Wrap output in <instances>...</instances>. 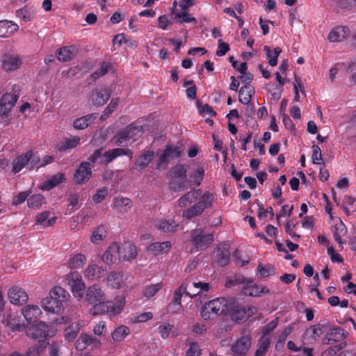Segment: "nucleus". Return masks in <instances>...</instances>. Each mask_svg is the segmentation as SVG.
<instances>
[{
	"label": "nucleus",
	"mask_w": 356,
	"mask_h": 356,
	"mask_svg": "<svg viewBox=\"0 0 356 356\" xmlns=\"http://www.w3.org/2000/svg\"><path fill=\"white\" fill-rule=\"evenodd\" d=\"M213 200V193L205 191L202 194L201 189L193 188L179 198L178 205L179 207L185 208L195 202L193 205L184 209L181 214V216L186 220H191L193 218L200 216L205 209H211Z\"/></svg>",
	"instance_id": "obj_1"
},
{
	"label": "nucleus",
	"mask_w": 356,
	"mask_h": 356,
	"mask_svg": "<svg viewBox=\"0 0 356 356\" xmlns=\"http://www.w3.org/2000/svg\"><path fill=\"white\" fill-rule=\"evenodd\" d=\"M86 300L94 305L90 311L92 316L105 313L110 316H115L120 313L125 304V298L122 296H117L114 301L104 302V293L97 284L88 287Z\"/></svg>",
	"instance_id": "obj_2"
},
{
	"label": "nucleus",
	"mask_w": 356,
	"mask_h": 356,
	"mask_svg": "<svg viewBox=\"0 0 356 356\" xmlns=\"http://www.w3.org/2000/svg\"><path fill=\"white\" fill-rule=\"evenodd\" d=\"M70 297L67 293L61 286H55L49 292V296L44 298L41 302V307L47 312L59 313L64 309L63 302Z\"/></svg>",
	"instance_id": "obj_3"
},
{
	"label": "nucleus",
	"mask_w": 356,
	"mask_h": 356,
	"mask_svg": "<svg viewBox=\"0 0 356 356\" xmlns=\"http://www.w3.org/2000/svg\"><path fill=\"white\" fill-rule=\"evenodd\" d=\"M230 303L225 298H217L206 303L201 309L200 314L204 320L228 314Z\"/></svg>",
	"instance_id": "obj_4"
},
{
	"label": "nucleus",
	"mask_w": 356,
	"mask_h": 356,
	"mask_svg": "<svg viewBox=\"0 0 356 356\" xmlns=\"http://www.w3.org/2000/svg\"><path fill=\"white\" fill-rule=\"evenodd\" d=\"M187 170L184 165L178 163L168 172L169 188L174 192L184 191L186 188Z\"/></svg>",
	"instance_id": "obj_5"
},
{
	"label": "nucleus",
	"mask_w": 356,
	"mask_h": 356,
	"mask_svg": "<svg viewBox=\"0 0 356 356\" xmlns=\"http://www.w3.org/2000/svg\"><path fill=\"white\" fill-rule=\"evenodd\" d=\"M257 312V308L255 306L250 305H242L238 302H233L230 303L228 314L233 321L243 323Z\"/></svg>",
	"instance_id": "obj_6"
},
{
	"label": "nucleus",
	"mask_w": 356,
	"mask_h": 356,
	"mask_svg": "<svg viewBox=\"0 0 356 356\" xmlns=\"http://www.w3.org/2000/svg\"><path fill=\"white\" fill-rule=\"evenodd\" d=\"M2 323L13 332H21L26 328V324L17 311H7L3 317Z\"/></svg>",
	"instance_id": "obj_7"
},
{
	"label": "nucleus",
	"mask_w": 356,
	"mask_h": 356,
	"mask_svg": "<svg viewBox=\"0 0 356 356\" xmlns=\"http://www.w3.org/2000/svg\"><path fill=\"white\" fill-rule=\"evenodd\" d=\"M26 336L38 341H42L53 335L50 326L44 321H39L26 329Z\"/></svg>",
	"instance_id": "obj_8"
},
{
	"label": "nucleus",
	"mask_w": 356,
	"mask_h": 356,
	"mask_svg": "<svg viewBox=\"0 0 356 356\" xmlns=\"http://www.w3.org/2000/svg\"><path fill=\"white\" fill-rule=\"evenodd\" d=\"M213 240V234H204L201 229H195L191 232V242L197 250L207 249Z\"/></svg>",
	"instance_id": "obj_9"
},
{
	"label": "nucleus",
	"mask_w": 356,
	"mask_h": 356,
	"mask_svg": "<svg viewBox=\"0 0 356 356\" xmlns=\"http://www.w3.org/2000/svg\"><path fill=\"white\" fill-rule=\"evenodd\" d=\"M348 333L341 327H330L322 339V343L325 345H333L341 343H346L345 341Z\"/></svg>",
	"instance_id": "obj_10"
},
{
	"label": "nucleus",
	"mask_w": 356,
	"mask_h": 356,
	"mask_svg": "<svg viewBox=\"0 0 356 356\" xmlns=\"http://www.w3.org/2000/svg\"><path fill=\"white\" fill-rule=\"evenodd\" d=\"M181 152L177 146L167 145L159 158L156 169H165L169 162L181 156Z\"/></svg>",
	"instance_id": "obj_11"
},
{
	"label": "nucleus",
	"mask_w": 356,
	"mask_h": 356,
	"mask_svg": "<svg viewBox=\"0 0 356 356\" xmlns=\"http://www.w3.org/2000/svg\"><path fill=\"white\" fill-rule=\"evenodd\" d=\"M111 94L112 91L109 88H97L91 91L88 102L95 106H102L108 102Z\"/></svg>",
	"instance_id": "obj_12"
},
{
	"label": "nucleus",
	"mask_w": 356,
	"mask_h": 356,
	"mask_svg": "<svg viewBox=\"0 0 356 356\" xmlns=\"http://www.w3.org/2000/svg\"><path fill=\"white\" fill-rule=\"evenodd\" d=\"M67 281L74 296L81 298L86 287L81 275L78 272H72L67 275Z\"/></svg>",
	"instance_id": "obj_13"
},
{
	"label": "nucleus",
	"mask_w": 356,
	"mask_h": 356,
	"mask_svg": "<svg viewBox=\"0 0 356 356\" xmlns=\"http://www.w3.org/2000/svg\"><path fill=\"white\" fill-rule=\"evenodd\" d=\"M101 346L102 343L99 339L86 333H82L75 342V348L79 351H82L88 347L92 350L98 349Z\"/></svg>",
	"instance_id": "obj_14"
},
{
	"label": "nucleus",
	"mask_w": 356,
	"mask_h": 356,
	"mask_svg": "<svg viewBox=\"0 0 356 356\" xmlns=\"http://www.w3.org/2000/svg\"><path fill=\"white\" fill-rule=\"evenodd\" d=\"M21 314L24 318L26 325L28 324L37 323L40 318L42 312L38 305H26L22 308Z\"/></svg>",
	"instance_id": "obj_15"
},
{
	"label": "nucleus",
	"mask_w": 356,
	"mask_h": 356,
	"mask_svg": "<svg viewBox=\"0 0 356 356\" xmlns=\"http://www.w3.org/2000/svg\"><path fill=\"white\" fill-rule=\"evenodd\" d=\"M252 343L251 337L243 335L232 346L234 356H245Z\"/></svg>",
	"instance_id": "obj_16"
},
{
	"label": "nucleus",
	"mask_w": 356,
	"mask_h": 356,
	"mask_svg": "<svg viewBox=\"0 0 356 356\" xmlns=\"http://www.w3.org/2000/svg\"><path fill=\"white\" fill-rule=\"evenodd\" d=\"M92 175V165L90 162H81L74 173L76 184H81L86 182Z\"/></svg>",
	"instance_id": "obj_17"
},
{
	"label": "nucleus",
	"mask_w": 356,
	"mask_h": 356,
	"mask_svg": "<svg viewBox=\"0 0 356 356\" xmlns=\"http://www.w3.org/2000/svg\"><path fill=\"white\" fill-rule=\"evenodd\" d=\"M2 68L6 72H13L18 70L22 61L18 55L5 54L1 58Z\"/></svg>",
	"instance_id": "obj_18"
},
{
	"label": "nucleus",
	"mask_w": 356,
	"mask_h": 356,
	"mask_svg": "<svg viewBox=\"0 0 356 356\" xmlns=\"http://www.w3.org/2000/svg\"><path fill=\"white\" fill-rule=\"evenodd\" d=\"M8 298L10 302L13 305H24L26 303L29 299L26 292L16 286L9 289Z\"/></svg>",
	"instance_id": "obj_19"
},
{
	"label": "nucleus",
	"mask_w": 356,
	"mask_h": 356,
	"mask_svg": "<svg viewBox=\"0 0 356 356\" xmlns=\"http://www.w3.org/2000/svg\"><path fill=\"white\" fill-rule=\"evenodd\" d=\"M350 35V29L346 26H337L331 29L327 40L330 42H340Z\"/></svg>",
	"instance_id": "obj_20"
},
{
	"label": "nucleus",
	"mask_w": 356,
	"mask_h": 356,
	"mask_svg": "<svg viewBox=\"0 0 356 356\" xmlns=\"http://www.w3.org/2000/svg\"><path fill=\"white\" fill-rule=\"evenodd\" d=\"M118 258L121 260L120 246L118 243L111 244L102 256V261L107 265H111Z\"/></svg>",
	"instance_id": "obj_21"
},
{
	"label": "nucleus",
	"mask_w": 356,
	"mask_h": 356,
	"mask_svg": "<svg viewBox=\"0 0 356 356\" xmlns=\"http://www.w3.org/2000/svg\"><path fill=\"white\" fill-rule=\"evenodd\" d=\"M325 325L316 324L306 329L303 333V339L309 343H312L325 332Z\"/></svg>",
	"instance_id": "obj_22"
},
{
	"label": "nucleus",
	"mask_w": 356,
	"mask_h": 356,
	"mask_svg": "<svg viewBox=\"0 0 356 356\" xmlns=\"http://www.w3.org/2000/svg\"><path fill=\"white\" fill-rule=\"evenodd\" d=\"M241 293L245 296L257 297L261 294L268 293L269 289L266 286H259L250 282L243 286Z\"/></svg>",
	"instance_id": "obj_23"
},
{
	"label": "nucleus",
	"mask_w": 356,
	"mask_h": 356,
	"mask_svg": "<svg viewBox=\"0 0 356 356\" xmlns=\"http://www.w3.org/2000/svg\"><path fill=\"white\" fill-rule=\"evenodd\" d=\"M216 263L220 266H225L229 262L230 252L227 244L218 245L216 250Z\"/></svg>",
	"instance_id": "obj_24"
},
{
	"label": "nucleus",
	"mask_w": 356,
	"mask_h": 356,
	"mask_svg": "<svg viewBox=\"0 0 356 356\" xmlns=\"http://www.w3.org/2000/svg\"><path fill=\"white\" fill-rule=\"evenodd\" d=\"M19 30V26L10 20H0V37L9 38Z\"/></svg>",
	"instance_id": "obj_25"
},
{
	"label": "nucleus",
	"mask_w": 356,
	"mask_h": 356,
	"mask_svg": "<svg viewBox=\"0 0 356 356\" xmlns=\"http://www.w3.org/2000/svg\"><path fill=\"white\" fill-rule=\"evenodd\" d=\"M31 158V151H28L24 154L17 156L13 162L12 172L17 173L20 172L26 165L29 166V161Z\"/></svg>",
	"instance_id": "obj_26"
},
{
	"label": "nucleus",
	"mask_w": 356,
	"mask_h": 356,
	"mask_svg": "<svg viewBox=\"0 0 356 356\" xmlns=\"http://www.w3.org/2000/svg\"><path fill=\"white\" fill-rule=\"evenodd\" d=\"M97 115V113H94L79 118L73 122V127L77 130H83L92 124Z\"/></svg>",
	"instance_id": "obj_27"
},
{
	"label": "nucleus",
	"mask_w": 356,
	"mask_h": 356,
	"mask_svg": "<svg viewBox=\"0 0 356 356\" xmlns=\"http://www.w3.org/2000/svg\"><path fill=\"white\" fill-rule=\"evenodd\" d=\"M77 54V49L74 46L61 47L56 51L58 59L62 62L72 60Z\"/></svg>",
	"instance_id": "obj_28"
},
{
	"label": "nucleus",
	"mask_w": 356,
	"mask_h": 356,
	"mask_svg": "<svg viewBox=\"0 0 356 356\" xmlns=\"http://www.w3.org/2000/svg\"><path fill=\"white\" fill-rule=\"evenodd\" d=\"M65 180V174L58 172L51 176L43 184L40 186V189L42 191H49L54 187L57 186L60 184L63 183Z\"/></svg>",
	"instance_id": "obj_29"
},
{
	"label": "nucleus",
	"mask_w": 356,
	"mask_h": 356,
	"mask_svg": "<svg viewBox=\"0 0 356 356\" xmlns=\"http://www.w3.org/2000/svg\"><path fill=\"white\" fill-rule=\"evenodd\" d=\"M121 260L130 261L134 259L137 256L136 246L129 242L124 243L120 248Z\"/></svg>",
	"instance_id": "obj_30"
},
{
	"label": "nucleus",
	"mask_w": 356,
	"mask_h": 356,
	"mask_svg": "<svg viewBox=\"0 0 356 356\" xmlns=\"http://www.w3.org/2000/svg\"><path fill=\"white\" fill-rule=\"evenodd\" d=\"M17 99V94L10 95L8 93H6L2 96L0 101V105L1 110H5V111L3 112V115H6V113L7 111H10V109L15 105Z\"/></svg>",
	"instance_id": "obj_31"
},
{
	"label": "nucleus",
	"mask_w": 356,
	"mask_h": 356,
	"mask_svg": "<svg viewBox=\"0 0 356 356\" xmlns=\"http://www.w3.org/2000/svg\"><path fill=\"white\" fill-rule=\"evenodd\" d=\"M156 227L162 232L172 233L176 231L178 224L172 219H161L156 222Z\"/></svg>",
	"instance_id": "obj_32"
},
{
	"label": "nucleus",
	"mask_w": 356,
	"mask_h": 356,
	"mask_svg": "<svg viewBox=\"0 0 356 356\" xmlns=\"http://www.w3.org/2000/svg\"><path fill=\"white\" fill-rule=\"evenodd\" d=\"M104 270L96 264H90L85 270V275L89 280H96L104 277Z\"/></svg>",
	"instance_id": "obj_33"
},
{
	"label": "nucleus",
	"mask_w": 356,
	"mask_h": 356,
	"mask_svg": "<svg viewBox=\"0 0 356 356\" xmlns=\"http://www.w3.org/2000/svg\"><path fill=\"white\" fill-rule=\"evenodd\" d=\"M132 206V201L128 197L118 196L113 200V207L120 211V212H127Z\"/></svg>",
	"instance_id": "obj_34"
},
{
	"label": "nucleus",
	"mask_w": 356,
	"mask_h": 356,
	"mask_svg": "<svg viewBox=\"0 0 356 356\" xmlns=\"http://www.w3.org/2000/svg\"><path fill=\"white\" fill-rule=\"evenodd\" d=\"M154 154L153 151L148 150L143 153L136 161L135 165L138 170H144L153 160Z\"/></svg>",
	"instance_id": "obj_35"
},
{
	"label": "nucleus",
	"mask_w": 356,
	"mask_h": 356,
	"mask_svg": "<svg viewBox=\"0 0 356 356\" xmlns=\"http://www.w3.org/2000/svg\"><path fill=\"white\" fill-rule=\"evenodd\" d=\"M108 227L106 225H101L96 227L91 235V242L95 244H99L106 236Z\"/></svg>",
	"instance_id": "obj_36"
},
{
	"label": "nucleus",
	"mask_w": 356,
	"mask_h": 356,
	"mask_svg": "<svg viewBox=\"0 0 356 356\" xmlns=\"http://www.w3.org/2000/svg\"><path fill=\"white\" fill-rule=\"evenodd\" d=\"M108 284L113 289H120L123 284L122 275L119 272L112 271L106 277Z\"/></svg>",
	"instance_id": "obj_37"
},
{
	"label": "nucleus",
	"mask_w": 356,
	"mask_h": 356,
	"mask_svg": "<svg viewBox=\"0 0 356 356\" xmlns=\"http://www.w3.org/2000/svg\"><path fill=\"white\" fill-rule=\"evenodd\" d=\"M81 138L79 136H73L72 138H65L63 142L58 145V150L65 152L67 149H73L80 144Z\"/></svg>",
	"instance_id": "obj_38"
},
{
	"label": "nucleus",
	"mask_w": 356,
	"mask_h": 356,
	"mask_svg": "<svg viewBox=\"0 0 356 356\" xmlns=\"http://www.w3.org/2000/svg\"><path fill=\"white\" fill-rule=\"evenodd\" d=\"M50 212L45 211L36 216L35 222L38 225H41L44 227H47L53 225L57 219L56 217H51L49 218Z\"/></svg>",
	"instance_id": "obj_39"
},
{
	"label": "nucleus",
	"mask_w": 356,
	"mask_h": 356,
	"mask_svg": "<svg viewBox=\"0 0 356 356\" xmlns=\"http://www.w3.org/2000/svg\"><path fill=\"white\" fill-rule=\"evenodd\" d=\"M204 176V170L203 168H197L195 172L189 175L188 183L191 187L195 188L198 187Z\"/></svg>",
	"instance_id": "obj_40"
},
{
	"label": "nucleus",
	"mask_w": 356,
	"mask_h": 356,
	"mask_svg": "<svg viewBox=\"0 0 356 356\" xmlns=\"http://www.w3.org/2000/svg\"><path fill=\"white\" fill-rule=\"evenodd\" d=\"M253 88L251 85L242 86L238 92V100L243 104H248L251 100L253 93Z\"/></svg>",
	"instance_id": "obj_41"
},
{
	"label": "nucleus",
	"mask_w": 356,
	"mask_h": 356,
	"mask_svg": "<svg viewBox=\"0 0 356 356\" xmlns=\"http://www.w3.org/2000/svg\"><path fill=\"white\" fill-rule=\"evenodd\" d=\"M188 287L191 289V286H189L188 283H182L181 286L175 291L173 299L170 302L178 305V307H182L181 304L182 296L184 294L188 296L187 293H190V291H187Z\"/></svg>",
	"instance_id": "obj_42"
},
{
	"label": "nucleus",
	"mask_w": 356,
	"mask_h": 356,
	"mask_svg": "<svg viewBox=\"0 0 356 356\" xmlns=\"http://www.w3.org/2000/svg\"><path fill=\"white\" fill-rule=\"evenodd\" d=\"M264 50L266 52V56L268 58V63L271 66H275L277 64V58L282 52L280 47H276L271 50L268 46H264Z\"/></svg>",
	"instance_id": "obj_43"
},
{
	"label": "nucleus",
	"mask_w": 356,
	"mask_h": 356,
	"mask_svg": "<svg viewBox=\"0 0 356 356\" xmlns=\"http://www.w3.org/2000/svg\"><path fill=\"white\" fill-rule=\"evenodd\" d=\"M170 248L171 243L170 241L152 243L148 247L149 251L157 253H167L170 251Z\"/></svg>",
	"instance_id": "obj_44"
},
{
	"label": "nucleus",
	"mask_w": 356,
	"mask_h": 356,
	"mask_svg": "<svg viewBox=\"0 0 356 356\" xmlns=\"http://www.w3.org/2000/svg\"><path fill=\"white\" fill-rule=\"evenodd\" d=\"M334 238L339 243L342 244L341 237L347 232V228L341 220L336 223L334 226Z\"/></svg>",
	"instance_id": "obj_45"
},
{
	"label": "nucleus",
	"mask_w": 356,
	"mask_h": 356,
	"mask_svg": "<svg viewBox=\"0 0 356 356\" xmlns=\"http://www.w3.org/2000/svg\"><path fill=\"white\" fill-rule=\"evenodd\" d=\"M44 203V197L40 194L29 195L27 200V204L29 208L39 209Z\"/></svg>",
	"instance_id": "obj_46"
},
{
	"label": "nucleus",
	"mask_w": 356,
	"mask_h": 356,
	"mask_svg": "<svg viewBox=\"0 0 356 356\" xmlns=\"http://www.w3.org/2000/svg\"><path fill=\"white\" fill-rule=\"evenodd\" d=\"M248 69L247 63L243 62L240 64L239 67L238 68V71L241 73V75L238 78L241 79L244 86L250 85V83L252 81L253 76L252 74L250 72L247 73L246 70Z\"/></svg>",
	"instance_id": "obj_47"
},
{
	"label": "nucleus",
	"mask_w": 356,
	"mask_h": 356,
	"mask_svg": "<svg viewBox=\"0 0 356 356\" xmlns=\"http://www.w3.org/2000/svg\"><path fill=\"white\" fill-rule=\"evenodd\" d=\"M129 333V329L125 325L118 327L111 334V337L115 341H121Z\"/></svg>",
	"instance_id": "obj_48"
},
{
	"label": "nucleus",
	"mask_w": 356,
	"mask_h": 356,
	"mask_svg": "<svg viewBox=\"0 0 356 356\" xmlns=\"http://www.w3.org/2000/svg\"><path fill=\"white\" fill-rule=\"evenodd\" d=\"M79 325L77 323H72L65 329V338L68 341H72L77 336Z\"/></svg>",
	"instance_id": "obj_49"
},
{
	"label": "nucleus",
	"mask_w": 356,
	"mask_h": 356,
	"mask_svg": "<svg viewBox=\"0 0 356 356\" xmlns=\"http://www.w3.org/2000/svg\"><path fill=\"white\" fill-rule=\"evenodd\" d=\"M120 99L118 97H115L111 99L109 104L105 108L102 114L100 116V120L104 121L106 120L108 116L116 109Z\"/></svg>",
	"instance_id": "obj_50"
},
{
	"label": "nucleus",
	"mask_w": 356,
	"mask_h": 356,
	"mask_svg": "<svg viewBox=\"0 0 356 356\" xmlns=\"http://www.w3.org/2000/svg\"><path fill=\"white\" fill-rule=\"evenodd\" d=\"M175 19H177V23L182 24V23H193L195 24L197 23L196 19L193 17L191 14H189L187 10H182L179 13L175 14Z\"/></svg>",
	"instance_id": "obj_51"
},
{
	"label": "nucleus",
	"mask_w": 356,
	"mask_h": 356,
	"mask_svg": "<svg viewBox=\"0 0 356 356\" xmlns=\"http://www.w3.org/2000/svg\"><path fill=\"white\" fill-rule=\"evenodd\" d=\"M86 257L81 254H75L72 258H71L69 261V266L71 268L76 269L80 268L86 264Z\"/></svg>",
	"instance_id": "obj_52"
},
{
	"label": "nucleus",
	"mask_w": 356,
	"mask_h": 356,
	"mask_svg": "<svg viewBox=\"0 0 356 356\" xmlns=\"http://www.w3.org/2000/svg\"><path fill=\"white\" fill-rule=\"evenodd\" d=\"M270 344V337H261L259 341V346L256 350L254 356H265Z\"/></svg>",
	"instance_id": "obj_53"
},
{
	"label": "nucleus",
	"mask_w": 356,
	"mask_h": 356,
	"mask_svg": "<svg viewBox=\"0 0 356 356\" xmlns=\"http://www.w3.org/2000/svg\"><path fill=\"white\" fill-rule=\"evenodd\" d=\"M16 16L23 22H28L33 20L34 14L25 6L16 11Z\"/></svg>",
	"instance_id": "obj_54"
},
{
	"label": "nucleus",
	"mask_w": 356,
	"mask_h": 356,
	"mask_svg": "<svg viewBox=\"0 0 356 356\" xmlns=\"http://www.w3.org/2000/svg\"><path fill=\"white\" fill-rule=\"evenodd\" d=\"M124 130L128 135L130 139L134 138L135 137L139 136L143 133V128L141 126L136 125L134 123H131L127 126Z\"/></svg>",
	"instance_id": "obj_55"
},
{
	"label": "nucleus",
	"mask_w": 356,
	"mask_h": 356,
	"mask_svg": "<svg viewBox=\"0 0 356 356\" xmlns=\"http://www.w3.org/2000/svg\"><path fill=\"white\" fill-rule=\"evenodd\" d=\"M162 282L147 286L143 292L145 297L149 298L156 295L162 288Z\"/></svg>",
	"instance_id": "obj_56"
},
{
	"label": "nucleus",
	"mask_w": 356,
	"mask_h": 356,
	"mask_svg": "<svg viewBox=\"0 0 356 356\" xmlns=\"http://www.w3.org/2000/svg\"><path fill=\"white\" fill-rule=\"evenodd\" d=\"M275 273V268L272 265H267L266 266L259 264L257 269V275L259 277L264 278L270 276V274Z\"/></svg>",
	"instance_id": "obj_57"
},
{
	"label": "nucleus",
	"mask_w": 356,
	"mask_h": 356,
	"mask_svg": "<svg viewBox=\"0 0 356 356\" xmlns=\"http://www.w3.org/2000/svg\"><path fill=\"white\" fill-rule=\"evenodd\" d=\"M293 327H287L282 330L281 334L278 336V339L275 344V349L279 350L284 346L287 337L291 333Z\"/></svg>",
	"instance_id": "obj_58"
},
{
	"label": "nucleus",
	"mask_w": 356,
	"mask_h": 356,
	"mask_svg": "<svg viewBox=\"0 0 356 356\" xmlns=\"http://www.w3.org/2000/svg\"><path fill=\"white\" fill-rule=\"evenodd\" d=\"M331 346H332L327 348L323 352L322 356H334L338 352H339L341 350L346 347V343H341L335 345L333 344Z\"/></svg>",
	"instance_id": "obj_59"
},
{
	"label": "nucleus",
	"mask_w": 356,
	"mask_h": 356,
	"mask_svg": "<svg viewBox=\"0 0 356 356\" xmlns=\"http://www.w3.org/2000/svg\"><path fill=\"white\" fill-rule=\"evenodd\" d=\"M312 148V159L313 163L324 165L325 163L322 159V154H321V148L316 145H313Z\"/></svg>",
	"instance_id": "obj_60"
},
{
	"label": "nucleus",
	"mask_w": 356,
	"mask_h": 356,
	"mask_svg": "<svg viewBox=\"0 0 356 356\" xmlns=\"http://www.w3.org/2000/svg\"><path fill=\"white\" fill-rule=\"evenodd\" d=\"M129 140L131 139L124 129L116 134L113 138V140L115 141V143L118 146L123 145L124 143L128 142Z\"/></svg>",
	"instance_id": "obj_61"
},
{
	"label": "nucleus",
	"mask_w": 356,
	"mask_h": 356,
	"mask_svg": "<svg viewBox=\"0 0 356 356\" xmlns=\"http://www.w3.org/2000/svg\"><path fill=\"white\" fill-rule=\"evenodd\" d=\"M109 67H110V65L109 63H106V62H103L101 65H100V67L99 70H97L95 72H94L92 74H91V76L94 79H97L99 78H100L101 76L105 75L107 72H108V70L109 69Z\"/></svg>",
	"instance_id": "obj_62"
},
{
	"label": "nucleus",
	"mask_w": 356,
	"mask_h": 356,
	"mask_svg": "<svg viewBox=\"0 0 356 356\" xmlns=\"http://www.w3.org/2000/svg\"><path fill=\"white\" fill-rule=\"evenodd\" d=\"M30 193L29 191L19 192L13 197V205L17 206L24 202L25 200H28Z\"/></svg>",
	"instance_id": "obj_63"
},
{
	"label": "nucleus",
	"mask_w": 356,
	"mask_h": 356,
	"mask_svg": "<svg viewBox=\"0 0 356 356\" xmlns=\"http://www.w3.org/2000/svg\"><path fill=\"white\" fill-rule=\"evenodd\" d=\"M200 348L197 343L192 342L189 345V348L186 351V356H200Z\"/></svg>",
	"instance_id": "obj_64"
}]
</instances>
